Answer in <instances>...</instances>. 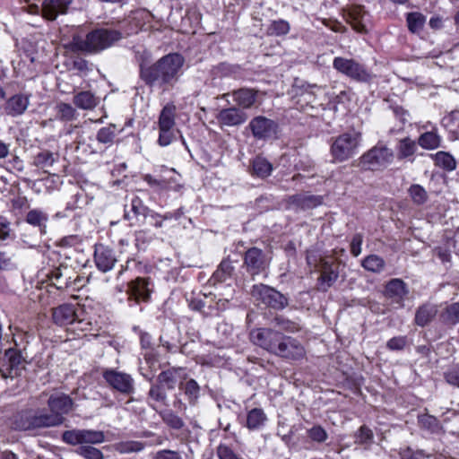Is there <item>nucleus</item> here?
I'll return each mask as SVG.
<instances>
[{
	"instance_id": "obj_1",
	"label": "nucleus",
	"mask_w": 459,
	"mask_h": 459,
	"mask_svg": "<svg viewBox=\"0 0 459 459\" xmlns=\"http://www.w3.org/2000/svg\"><path fill=\"white\" fill-rule=\"evenodd\" d=\"M185 58L178 53H171L160 58L152 65H141L140 76L150 87L165 90L178 82Z\"/></svg>"
},
{
	"instance_id": "obj_2",
	"label": "nucleus",
	"mask_w": 459,
	"mask_h": 459,
	"mask_svg": "<svg viewBox=\"0 0 459 459\" xmlns=\"http://www.w3.org/2000/svg\"><path fill=\"white\" fill-rule=\"evenodd\" d=\"M121 38L118 30L101 28L89 32L84 39L74 35L72 41L66 43L60 39L59 44H62L66 52L96 54L110 48Z\"/></svg>"
},
{
	"instance_id": "obj_3",
	"label": "nucleus",
	"mask_w": 459,
	"mask_h": 459,
	"mask_svg": "<svg viewBox=\"0 0 459 459\" xmlns=\"http://www.w3.org/2000/svg\"><path fill=\"white\" fill-rule=\"evenodd\" d=\"M50 413L44 410L26 409L18 411L12 418L11 425L15 430L26 431L54 426L57 423V395L50 394L48 399Z\"/></svg>"
},
{
	"instance_id": "obj_4",
	"label": "nucleus",
	"mask_w": 459,
	"mask_h": 459,
	"mask_svg": "<svg viewBox=\"0 0 459 459\" xmlns=\"http://www.w3.org/2000/svg\"><path fill=\"white\" fill-rule=\"evenodd\" d=\"M62 439L68 445L79 446L76 454L84 459L105 458L101 450L94 446L106 441V435L102 430L74 429L65 431Z\"/></svg>"
},
{
	"instance_id": "obj_5",
	"label": "nucleus",
	"mask_w": 459,
	"mask_h": 459,
	"mask_svg": "<svg viewBox=\"0 0 459 459\" xmlns=\"http://www.w3.org/2000/svg\"><path fill=\"white\" fill-rule=\"evenodd\" d=\"M333 67L339 73L359 82H368L374 76L363 64L352 58L337 56L333 61Z\"/></svg>"
},
{
	"instance_id": "obj_6",
	"label": "nucleus",
	"mask_w": 459,
	"mask_h": 459,
	"mask_svg": "<svg viewBox=\"0 0 459 459\" xmlns=\"http://www.w3.org/2000/svg\"><path fill=\"white\" fill-rule=\"evenodd\" d=\"M394 152L385 145H376L360 157V165L364 169L380 170L394 160Z\"/></svg>"
},
{
	"instance_id": "obj_7",
	"label": "nucleus",
	"mask_w": 459,
	"mask_h": 459,
	"mask_svg": "<svg viewBox=\"0 0 459 459\" xmlns=\"http://www.w3.org/2000/svg\"><path fill=\"white\" fill-rule=\"evenodd\" d=\"M359 143V134L344 133L333 140L331 145V154L336 161L347 160L355 154Z\"/></svg>"
},
{
	"instance_id": "obj_8",
	"label": "nucleus",
	"mask_w": 459,
	"mask_h": 459,
	"mask_svg": "<svg viewBox=\"0 0 459 459\" xmlns=\"http://www.w3.org/2000/svg\"><path fill=\"white\" fill-rule=\"evenodd\" d=\"M102 377L110 388L124 395L133 394L135 391L134 379L128 373L108 368L103 371Z\"/></svg>"
},
{
	"instance_id": "obj_9",
	"label": "nucleus",
	"mask_w": 459,
	"mask_h": 459,
	"mask_svg": "<svg viewBox=\"0 0 459 459\" xmlns=\"http://www.w3.org/2000/svg\"><path fill=\"white\" fill-rule=\"evenodd\" d=\"M315 268L320 273L317 280V289L327 291L339 277L338 264L331 256L320 257L319 261L315 260Z\"/></svg>"
},
{
	"instance_id": "obj_10",
	"label": "nucleus",
	"mask_w": 459,
	"mask_h": 459,
	"mask_svg": "<svg viewBox=\"0 0 459 459\" xmlns=\"http://www.w3.org/2000/svg\"><path fill=\"white\" fill-rule=\"evenodd\" d=\"M251 296L255 301L274 309H281L287 305V299L282 294L264 284L254 285Z\"/></svg>"
},
{
	"instance_id": "obj_11",
	"label": "nucleus",
	"mask_w": 459,
	"mask_h": 459,
	"mask_svg": "<svg viewBox=\"0 0 459 459\" xmlns=\"http://www.w3.org/2000/svg\"><path fill=\"white\" fill-rule=\"evenodd\" d=\"M281 333L271 328H256L251 331V342L264 350L274 353L281 340Z\"/></svg>"
},
{
	"instance_id": "obj_12",
	"label": "nucleus",
	"mask_w": 459,
	"mask_h": 459,
	"mask_svg": "<svg viewBox=\"0 0 459 459\" xmlns=\"http://www.w3.org/2000/svg\"><path fill=\"white\" fill-rule=\"evenodd\" d=\"M273 354L287 359L298 360L305 356L306 351L296 339L281 335V340Z\"/></svg>"
},
{
	"instance_id": "obj_13",
	"label": "nucleus",
	"mask_w": 459,
	"mask_h": 459,
	"mask_svg": "<svg viewBox=\"0 0 459 459\" xmlns=\"http://www.w3.org/2000/svg\"><path fill=\"white\" fill-rule=\"evenodd\" d=\"M277 124L265 117L258 116L249 123V128L255 138L265 140L274 136L277 133Z\"/></svg>"
},
{
	"instance_id": "obj_14",
	"label": "nucleus",
	"mask_w": 459,
	"mask_h": 459,
	"mask_svg": "<svg viewBox=\"0 0 459 459\" xmlns=\"http://www.w3.org/2000/svg\"><path fill=\"white\" fill-rule=\"evenodd\" d=\"M323 204L321 195L301 193L293 195L287 199V207L295 211H306L316 208Z\"/></svg>"
},
{
	"instance_id": "obj_15",
	"label": "nucleus",
	"mask_w": 459,
	"mask_h": 459,
	"mask_svg": "<svg viewBox=\"0 0 459 459\" xmlns=\"http://www.w3.org/2000/svg\"><path fill=\"white\" fill-rule=\"evenodd\" d=\"M244 264L251 275H256L267 267L268 262L261 249L252 247L245 254Z\"/></svg>"
},
{
	"instance_id": "obj_16",
	"label": "nucleus",
	"mask_w": 459,
	"mask_h": 459,
	"mask_svg": "<svg viewBox=\"0 0 459 459\" xmlns=\"http://www.w3.org/2000/svg\"><path fill=\"white\" fill-rule=\"evenodd\" d=\"M221 127L238 126L244 124L247 119V115L241 109L231 107L222 108L216 117Z\"/></svg>"
},
{
	"instance_id": "obj_17",
	"label": "nucleus",
	"mask_w": 459,
	"mask_h": 459,
	"mask_svg": "<svg viewBox=\"0 0 459 459\" xmlns=\"http://www.w3.org/2000/svg\"><path fill=\"white\" fill-rule=\"evenodd\" d=\"M94 260L97 268L101 272L106 273L114 267L117 262V257L111 248L100 244L96 245Z\"/></svg>"
},
{
	"instance_id": "obj_18",
	"label": "nucleus",
	"mask_w": 459,
	"mask_h": 459,
	"mask_svg": "<svg viewBox=\"0 0 459 459\" xmlns=\"http://www.w3.org/2000/svg\"><path fill=\"white\" fill-rule=\"evenodd\" d=\"M151 283L146 278H136L128 284L127 293L129 299H134L136 302L140 299L147 301L150 298L152 289Z\"/></svg>"
},
{
	"instance_id": "obj_19",
	"label": "nucleus",
	"mask_w": 459,
	"mask_h": 459,
	"mask_svg": "<svg viewBox=\"0 0 459 459\" xmlns=\"http://www.w3.org/2000/svg\"><path fill=\"white\" fill-rule=\"evenodd\" d=\"M30 104V96L18 93L9 98L4 105V111L8 116L17 117L22 115Z\"/></svg>"
},
{
	"instance_id": "obj_20",
	"label": "nucleus",
	"mask_w": 459,
	"mask_h": 459,
	"mask_svg": "<svg viewBox=\"0 0 459 459\" xmlns=\"http://www.w3.org/2000/svg\"><path fill=\"white\" fill-rule=\"evenodd\" d=\"M186 378V374L184 373L181 368H172L160 373L157 381L168 390H173L178 379Z\"/></svg>"
},
{
	"instance_id": "obj_21",
	"label": "nucleus",
	"mask_w": 459,
	"mask_h": 459,
	"mask_svg": "<svg viewBox=\"0 0 459 459\" xmlns=\"http://www.w3.org/2000/svg\"><path fill=\"white\" fill-rule=\"evenodd\" d=\"M267 420V416L263 409L254 408L247 413L246 427L251 431L260 430L265 426Z\"/></svg>"
},
{
	"instance_id": "obj_22",
	"label": "nucleus",
	"mask_w": 459,
	"mask_h": 459,
	"mask_svg": "<svg viewBox=\"0 0 459 459\" xmlns=\"http://www.w3.org/2000/svg\"><path fill=\"white\" fill-rule=\"evenodd\" d=\"M256 95L257 91L247 88L234 91L232 93L233 100L242 108H251L256 101Z\"/></svg>"
},
{
	"instance_id": "obj_23",
	"label": "nucleus",
	"mask_w": 459,
	"mask_h": 459,
	"mask_svg": "<svg viewBox=\"0 0 459 459\" xmlns=\"http://www.w3.org/2000/svg\"><path fill=\"white\" fill-rule=\"evenodd\" d=\"M176 107L171 103L166 104L161 109L159 120L158 129H175L176 126Z\"/></svg>"
},
{
	"instance_id": "obj_24",
	"label": "nucleus",
	"mask_w": 459,
	"mask_h": 459,
	"mask_svg": "<svg viewBox=\"0 0 459 459\" xmlns=\"http://www.w3.org/2000/svg\"><path fill=\"white\" fill-rule=\"evenodd\" d=\"M408 294L406 284L400 279H393L385 286V295L401 302Z\"/></svg>"
},
{
	"instance_id": "obj_25",
	"label": "nucleus",
	"mask_w": 459,
	"mask_h": 459,
	"mask_svg": "<svg viewBox=\"0 0 459 459\" xmlns=\"http://www.w3.org/2000/svg\"><path fill=\"white\" fill-rule=\"evenodd\" d=\"M366 12L361 6H352L348 13L347 21L358 32L366 31L365 17Z\"/></svg>"
},
{
	"instance_id": "obj_26",
	"label": "nucleus",
	"mask_w": 459,
	"mask_h": 459,
	"mask_svg": "<svg viewBox=\"0 0 459 459\" xmlns=\"http://www.w3.org/2000/svg\"><path fill=\"white\" fill-rule=\"evenodd\" d=\"M439 318L446 325L454 326L459 324V302L447 305L440 313Z\"/></svg>"
},
{
	"instance_id": "obj_27",
	"label": "nucleus",
	"mask_w": 459,
	"mask_h": 459,
	"mask_svg": "<svg viewBox=\"0 0 459 459\" xmlns=\"http://www.w3.org/2000/svg\"><path fill=\"white\" fill-rule=\"evenodd\" d=\"M437 310L434 305L425 304L419 307L415 315V322L420 326L428 325L436 316Z\"/></svg>"
},
{
	"instance_id": "obj_28",
	"label": "nucleus",
	"mask_w": 459,
	"mask_h": 459,
	"mask_svg": "<svg viewBox=\"0 0 459 459\" xmlns=\"http://www.w3.org/2000/svg\"><path fill=\"white\" fill-rule=\"evenodd\" d=\"M430 158L434 160L436 166L447 171H452L456 168L455 158L446 152H437V153L430 154Z\"/></svg>"
},
{
	"instance_id": "obj_29",
	"label": "nucleus",
	"mask_w": 459,
	"mask_h": 459,
	"mask_svg": "<svg viewBox=\"0 0 459 459\" xmlns=\"http://www.w3.org/2000/svg\"><path fill=\"white\" fill-rule=\"evenodd\" d=\"M48 220V214L39 209L30 210L26 215V222L34 227H39L41 233L46 232L45 229Z\"/></svg>"
},
{
	"instance_id": "obj_30",
	"label": "nucleus",
	"mask_w": 459,
	"mask_h": 459,
	"mask_svg": "<svg viewBox=\"0 0 459 459\" xmlns=\"http://www.w3.org/2000/svg\"><path fill=\"white\" fill-rule=\"evenodd\" d=\"M419 145L425 150H434L440 146L441 137L436 131L426 132L418 139Z\"/></svg>"
},
{
	"instance_id": "obj_31",
	"label": "nucleus",
	"mask_w": 459,
	"mask_h": 459,
	"mask_svg": "<svg viewBox=\"0 0 459 459\" xmlns=\"http://www.w3.org/2000/svg\"><path fill=\"white\" fill-rule=\"evenodd\" d=\"M4 361L7 366V369H9L10 373H12V371H17L20 368V367L22 365L23 358L19 351L14 349H8L5 351Z\"/></svg>"
},
{
	"instance_id": "obj_32",
	"label": "nucleus",
	"mask_w": 459,
	"mask_h": 459,
	"mask_svg": "<svg viewBox=\"0 0 459 459\" xmlns=\"http://www.w3.org/2000/svg\"><path fill=\"white\" fill-rule=\"evenodd\" d=\"M416 149V143L411 138L406 137L400 140L397 146L398 159L402 160L412 156Z\"/></svg>"
},
{
	"instance_id": "obj_33",
	"label": "nucleus",
	"mask_w": 459,
	"mask_h": 459,
	"mask_svg": "<svg viewBox=\"0 0 459 459\" xmlns=\"http://www.w3.org/2000/svg\"><path fill=\"white\" fill-rule=\"evenodd\" d=\"M253 173L259 178H266L271 175L273 170L272 164L264 158L256 157L252 164Z\"/></svg>"
},
{
	"instance_id": "obj_34",
	"label": "nucleus",
	"mask_w": 459,
	"mask_h": 459,
	"mask_svg": "<svg viewBox=\"0 0 459 459\" xmlns=\"http://www.w3.org/2000/svg\"><path fill=\"white\" fill-rule=\"evenodd\" d=\"M385 261L383 258L377 255H368L363 261H362V266L367 271L372 272V273H380L383 271L385 267Z\"/></svg>"
},
{
	"instance_id": "obj_35",
	"label": "nucleus",
	"mask_w": 459,
	"mask_h": 459,
	"mask_svg": "<svg viewBox=\"0 0 459 459\" xmlns=\"http://www.w3.org/2000/svg\"><path fill=\"white\" fill-rule=\"evenodd\" d=\"M75 104L83 109H90L97 105V99L90 91H82L74 97Z\"/></svg>"
},
{
	"instance_id": "obj_36",
	"label": "nucleus",
	"mask_w": 459,
	"mask_h": 459,
	"mask_svg": "<svg viewBox=\"0 0 459 459\" xmlns=\"http://www.w3.org/2000/svg\"><path fill=\"white\" fill-rule=\"evenodd\" d=\"M374 441L373 431L367 426H361L355 434V443L368 448Z\"/></svg>"
},
{
	"instance_id": "obj_37",
	"label": "nucleus",
	"mask_w": 459,
	"mask_h": 459,
	"mask_svg": "<svg viewBox=\"0 0 459 459\" xmlns=\"http://www.w3.org/2000/svg\"><path fill=\"white\" fill-rule=\"evenodd\" d=\"M179 388L184 391L190 403H194L196 402L200 394V386L195 380L189 379L188 381H186L185 385H183V384L180 383Z\"/></svg>"
},
{
	"instance_id": "obj_38",
	"label": "nucleus",
	"mask_w": 459,
	"mask_h": 459,
	"mask_svg": "<svg viewBox=\"0 0 459 459\" xmlns=\"http://www.w3.org/2000/svg\"><path fill=\"white\" fill-rule=\"evenodd\" d=\"M162 420L174 429H180L184 427V421L171 410H165L160 412Z\"/></svg>"
},
{
	"instance_id": "obj_39",
	"label": "nucleus",
	"mask_w": 459,
	"mask_h": 459,
	"mask_svg": "<svg viewBox=\"0 0 459 459\" xmlns=\"http://www.w3.org/2000/svg\"><path fill=\"white\" fill-rule=\"evenodd\" d=\"M426 22V18L420 13H410L407 15V23L409 30L413 33L420 32Z\"/></svg>"
},
{
	"instance_id": "obj_40",
	"label": "nucleus",
	"mask_w": 459,
	"mask_h": 459,
	"mask_svg": "<svg viewBox=\"0 0 459 459\" xmlns=\"http://www.w3.org/2000/svg\"><path fill=\"white\" fill-rule=\"evenodd\" d=\"M34 162L37 167H39L40 169H44L45 172L51 175V172L48 170V169L50 167H52L55 162V159L51 152H39L36 156ZM52 176H55V174H52Z\"/></svg>"
},
{
	"instance_id": "obj_41",
	"label": "nucleus",
	"mask_w": 459,
	"mask_h": 459,
	"mask_svg": "<svg viewBox=\"0 0 459 459\" xmlns=\"http://www.w3.org/2000/svg\"><path fill=\"white\" fill-rule=\"evenodd\" d=\"M144 446L138 441H124L115 445V449L120 454L140 452Z\"/></svg>"
},
{
	"instance_id": "obj_42",
	"label": "nucleus",
	"mask_w": 459,
	"mask_h": 459,
	"mask_svg": "<svg viewBox=\"0 0 459 459\" xmlns=\"http://www.w3.org/2000/svg\"><path fill=\"white\" fill-rule=\"evenodd\" d=\"M409 194L413 203L418 205L425 204L428 200L427 191L420 185L415 184L411 186Z\"/></svg>"
},
{
	"instance_id": "obj_43",
	"label": "nucleus",
	"mask_w": 459,
	"mask_h": 459,
	"mask_svg": "<svg viewBox=\"0 0 459 459\" xmlns=\"http://www.w3.org/2000/svg\"><path fill=\"white\" fill-rule=\"evenodd\" d=\"M164 388L165 387L162 385H160L159 382L155 385H152L149 391V397L157 403L166 404L167 403V394H166Z\"/></svg>"
},
{
	"instance_id": "obj_44",
	"label": "nucleus",
	"mask_w": 459,
	"mask_h": 459,
	"mask_svg": "<svg viewBox=\"0 0 459 459\" xmlns=\"http://www.w3.org/2000/svg\"><path fill=\"white\" fill-rule=\"evenodd\" d=\"M42 15L47 20H56L57 17V0H45L42 4Z\"/></svg>"
},
{
	"instance_id": "obj_45",
	"label": "nucleus",
	"mask_w": 459,
	"mask_h": 459,
	"mask_svg": "<svg viewBox=\"0 0 459 459\" xmlns=\"http://www.w3.org/2000/svg\"><path fill=\"white\" fill-rule=\"evenodd\" d=\"M116 136V127L115 126H109L107 127H103L99 130L97 134V140L101 143H112L114 138Z\"/></svg>"
},
{
	"instance_id": "obj_46",
	"label": "nucleus",
	"mask_w": 459,
	"mask_h": 459,
	"mask_svg": "<svg viewBox=\"0 0 459 459\" xmlns=\"http://www.w3.org/2000/svg\"><path fill=\"white\" fill-rule=\"evenodd\" d=\"M177 132L179 133L175 129H159V145L161 147L169 145L176 139Z\"/></svg>"
},
{
	"instance_id": "obj_47",
	"label": "nucleus",
	"mask_w": 459,
	"mask_h": 459,
	"mask_svg": "<svg viewBox=\"0 0 459 459\" xmlns=\"http://www.w3.org/2000/svg\"><path fill=\"white\" fill-rule=\"evenodd\" d=\"M268 30L273 35H285L290 30V24L284 20L273 21L268 28Z\"/></svg>"
},
{
	"instance_id": "obj_48",
	"label": "nucleus",
	"mask_w": 459,
	"mask_h": 459,
	"mask_svg": "<svg viewBox=\"0 0 459 459\" xmlns=\"http://www.w3.org/2000/svg\"><path fill=\"white\" fill-rule=\"evenodd\" d=\"M74 316L75 312L73 306L67 304L59 306V323L73 322Z\"/></svg>"
},
{
	"instance_id": "obj_49",
	"label": "nucleus",
	"mask_w": 459,
	"mask_h": 459,
	"mask_svg": "<svg viewBox=\"0 0 459 459\" xmlns=\"http://www.w3.org/2000/svg\"><path fill=\"white\" fill-rule=\"evenodd\" d=\"M274 323L275 325L278 326L282 331L294 333L299 330V326L296 323L282 316H276L274 318Z\"/></svg>"
},
{
	"instance_id": "obj_50",
	"label": "nucleus",
	"mask_w": 459,
	"mask_h": 459,
	"mask_svg": "<svg viewBox=\"0 0 459 459\" xmlns=\"http://www.w3.org/2000/svg\"><path fill=\"white\" fill-rule=\"evenodd\" d=\"M309 438L313 441L322 443L327 439V432L321 426H314L307 430Z\"/></svg>"
},
{
	"instance_id": "obj_51",
	"label": "nucleus",
	"mask_w": 459,
	"mask_h": 459,
	"mask_svg": "<svg viewBox=\"0 0 459 459\" xmlns=\"http://www.w3.org/2000/svg\"><path fill=\"white\" fill-rule=\"evenodd\" d=\"M131 211L136 218L141 215L145 217L148 208L139 197L135 196L131 201Z\"/></svg>"
},
{
	"instance_id": "obj_52",
	"label": "nucleus",
	"mask_w": 459,
	"mask_h": 459,
	"mask_svg": "<svg viewBox=\"0 0 459 459\" xmlns=\"http://www.w3.org/2000/svg\"><path fill=\"white\" fill-rule=\"evenodd\" d=\"M217 455L219 459H244L226 445H220L217 447Z\"/></svg>"
},
{
	"instance_id": "obj_53",
	"label": "nucleus",
	"mask_w": 459,
	"mask_h": 459,
	"mask_svg": "<svg viewBox=\"0 0 459 459\" xmlns=\"http://www.w3.org/2000/svg\"><path fill=\"white\" fill-rule=\"evenodd\" d=\"M407 343V339L405 336H397L390 339L386 346L391 351H401L403 350Z\"/></svg>"
},
{
	"instance_id": "obj_54",
	"label": "nucleus",
	"mask_w": 459,
	"mask_h": 459,
	"mask_svg": "<svg viewBox=\"0 0 459 459\" xmlns=\"http://www.w3.org/2000/svg\"><path fill=\"white\" fill-rule=\"evenodd\" d=\"M445 378L449 385L459 387V365H456L445 373Z\"/></svg>"
},
{
	"instance_id": "obj_55",
	"label": "nucleus",
	"mask_w": 459,
	"mask_h": 459,
	"mask_svg": "<svg viewBox=\"0 0 459 459\" xmlns=\"http://www.w3.org/2000/svg\"><path fill=\"white\" fill-rule=\"evenodd\" d=\"M233 270V266L230 261H222L218 270L215 273V275L220 280H224L226 276L230 275Z\"/></svg>"
},
{
	"instance_id": "obj_56",
	"label": "nucleus",
	"mask_w": 459,
	"mask_h": 459,
	"mask_svg": "<svg viewBox=\"0 0 459 459\" xmlns=\"http://www.w3.org/2000/svg\"><path fill=\"white\" fill-rule=\"evenodd\" d=\"M143 180L152 187H158L160 189H166L169 187V181L165 179H156L150 174L145 175L143 177Z\"/></svg>"
},
{
	"instance_id": "obj_57",
	"label": "nucleus",
	"mask_w": 459,
	"mask_h": 459,
	"mask_svg": "<svg viewBox=\"0 0 459 459\" xmlns=\"http://www.w3.org/2000/svg\"><path fill=\"white\" fill-rule=\"evenodd\" d=\"M153 459H182V456L180 453L177 451L163 449L158 451Z\"/></svg>"
},
{
	"instance_id": "obj_58",
	"label": "nucleus",
	"mask_w": 459,
	"mask_h": 459,
	"mask_svg": "<svg viewBox=\"0 0 459 459\" xmlns=\"http://www.w3.org/2000/svg\"><path fill=\"white\" fill-rule=\"evenodd\" d=\"M362 235L357 233L353 236L351 242V252L354 256H358L361 253Z\"/></svg>"
},
{
	"instance_id": "obj_59",
	"label": "nucleus",
	"mask_w": 459,
	"mask_h": 459,
	"mask_svg": "<svg viewBox=\"0 0 459 459\" xmlns=\"http://www.w3.org/2000/svg\"><path fill=\"white\" fill-rule=\"evenodd\" d=\"M72 407L73 401L69 396L65 394L59 395V411L67 412Z\"/></svg>"
},
{
	"instance_id": "obj_60",
	"label": "nucleus",
	"mask_w": 459,
	"mask_h": 459,
	"mask_svg": "<svg viewBox=\"0 0 459 459\" xmlns=\"http://www.w3.org/2000/svg\"><path fill=\"white\" fill-rule=\"evenodd\" d=\"M400 456L402 459H423L421 452H413L409 447L401 450Z\"/></svg>"
},
{
	"instance_id": "obj_61",
	"label": "nucleus",
	"mask_w": 459,
	"mask_h": 459,
	"mask_svg": "<svg viewBox=\"0 0 459 459\" xmlns=\"http://www.w3.org/2000/svg\"><path fill=\"white\" fill-rule=\"evenodd\" d=\"M10 235V223L4 217H0V240H5Z\"/></svg>"
},
{
	"instance_id": "obj_62",
	"label": "nucleus",
	"mask_w": 459,
	"mask_h": 459,
	"mask_svg": "<svg viewBox=\"0 0 459 459\" xmlns=\"http://www.w3.org/2000/svg\"><path fill=\"white\" fill-rule=\"evenodd\" d=\"M299 88L301 91V93H300L301 96H305L306 100L310 101L312 100L313 96H314L313 90L316 89V88H318V87L316 84L311 85V84L303 83Z\"/></svg>"
},
{
	"instance_id": "obj_63",
	"label": "nucleus",
	"mask_w": 459,
	"mask_h": 459,
	"mask_svg": "<svg viewBox=\"0 0 459 459\" xmlns=\"http://www.w3.org/2000/svg\"><path fill=\"white\" fill-rule=\"evenodd\" d=\"M59 113L61 114L62 117L65 119H71L74 117V109L72 106L68 104H59Z\"/></svg>"
},
{
	"instance_id": "obj_64",
	"label": "nucleus",
	"mask_w": 459,
	"mask_h": 459,
	"mask_svg": "<svg viewBox=\"0 0 459 459\" xmlns=\"http://www.w3.org/2000/svg\"><path fill=\"white\" fill-rule=\"evenodd\" d=\"M13 267L12 258L5 253L0 252V270H10Z\"/></svg>"
}]
</instances>
